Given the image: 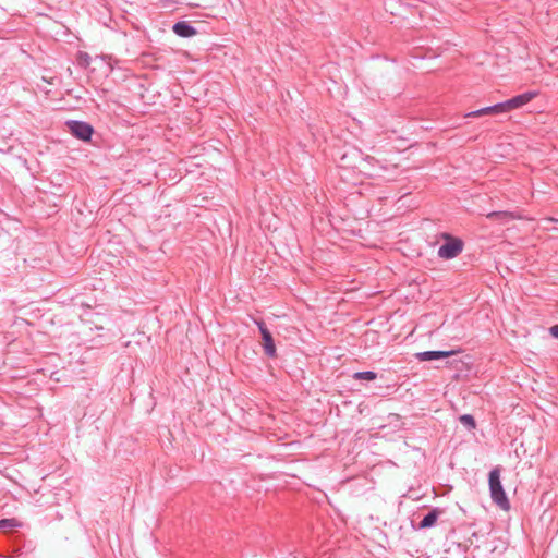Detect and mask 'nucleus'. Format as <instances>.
<instances>
[{"label":"nucleus","instance_id":"1","mask_svg":"<svg viewBox=\"0 0 558 558\" xmlns=\"http://www.w3.org/2000/svg\"><path fill=\"white\" fill-rule=\"evenodd\" d=\"M501 466L493 468L488 474V486L490 498L493 502L504 511H509L511 508L510 501L506 495L500 481Z\"/></svg>","mask_w":558,"mask_h":558},{"label":"nucleus","instance_id":"2","mask_svg":"<svg viewBox=\"0 0 558 558\" xmlns=\"http://www.w3.org/2000/svg\"><path fill=\"white\" fill-rule=\"evenodd\" d=\"M442 239L445 243L438 248V256L444 259H452L457 257L464 247V243L460 238L453 236L449 233H444Z\"/></svg>","mask_w":558,"mask_h":558},{"label":"nucleus","instance_id":"3","mask_svg":"<svg viewBox=\"0 0 558 558\" xmlns=\"http://www.w3.org/2000/svg\"><path fill=\"white\" fill-rule=\"evenodd\" d=\"M64 124L66 126V130L75 138L83 142L92 141V136L95 133V129L90 123L78 120H68Z\"/></svg>","mask_w":558,"mask_h":558},{"label":"nucleus","instance_id":"4","mask_svg":"<svg viewBox=\"0 0 558 558\" xmlns=\"http://www.w3.org/2000/svg\"><path fill=\"white\" fill-rule=\"evenodd\" d=\"M263 340L264 352L268 357H276L277 350L271 332L263 320L256 322Z\"/></svg>","mask_w":558,"mask_h":558},{"label":"nucleus","instance_id":"5","mask_svg":"<svg viewBox=\"0 0 558 558\" xmlns=\"http://www.w3.org/2000/svg\"><path fill=\"white\" fill-rule=\"evenodd\" d=\"M457 351L450 350V351H424L418 352L415 354L416 360L420 362L424 361H434V360H440V359H447L453 354H456Z\"/></svg>","mask_w":558,"mask_h":558},{"label":"nucleus","instance_id":"6","mask_svg":"<svg viewBox=\"0 0 558 558\" xmlns=\"http://www.w3.org/2000/svg\"><path fill=\"white\" fill-rule=\"evenodd\" d=\"M172 31L175 35L183 38H189L197 34V31L186 21L174 23Z\"/></svg>","mask_w":558,"mask_h":558},{"label":"nucleus","instance_id":"7","mask_svg":"<svg viewBox=\"0 0 558 558\" xmlns=\"http://www.w3.org/2000/svg\"><path fill=\"white\" fill-rule=\"evenodd\" d=\"M444 513V510L440 508H434L428 513H426L421 522L418 523L420 530H426L434 526L440 514Z\"/></svg>","mask_w":558,"mask_h":558},{"label":"nucleus","instance_id":"8","mask_svg":"<svg viewBox=\"0 0 558 558\" xmlns=\"http://www.w3.org/2000/svg\"><path fill=\"white\" fill-rule=\"evenodd\" d=\"M538 95H539V92H537V90H527L523 94H520V95H517V96L510 98V100L513 104V108L518 109V108L525 106L530 101H532Z\"/></svg>","mask_w":558,"mask_h":558},{"label":"nucleus","instance_id":"9","mask_svg":"<svg viewBox=\"0 0 558 558\" xmlns=\"http://www.w3.org/2000/svg\"><path fill=\"white\" fill-rule=\"evenodd\" d=\"M352 378L355 380H375L377 378V373L373 371H363V372H355L352 375Z\"/></svg>","mask_w":558,"mask_h":558},{"label":"nucleus","instance_id":"10","mask_svg":"<svg viewBox=\"0 0 558 558\" xmlns=\"http://www.w3.org/2000/svg\"><path fill=\"white\" fill-rule=\"evenodd\" d=\"M20 526H22V523L14 518L0 520V531L11 530Z\"/></svg>","mask_w":558,"mask_h":558},{"label":"nucleus","instance_id":"11","mask_svg":"<svg viewBox=\"0 0 558 558\" xmlns=\"http://www.w3.org/2000/svg\"><path fill=\"white\" fill-rule=\"evenodd\" d=\"M486 114H495L493 106L484 107L478 110H474L471 112H468L464 117L465 118H477Z\"/></svg>","mask_w":558,"mask_h":558},{"label":"nucleus","instance_id":"12","mask_svg":"<svg viewBox=\"0 0 558 558\" xmlns=\"http://www.w3.org/2000/svg\"><path fill=\"white\" fill-rule=\"evenodd\" d=\"M459 421L462 425H464L468 430H473L476 428V422L473 415L471 414H463L459 417Z\"/></svg>","mask_w":558,"mask_h":558},{"label":"nucleus","instance_id":"13","mask_svg":"<svg viewBox=\"0 0 558 558\" xmlns=\"http://www.w3.org/2000/svg\"><path fill=\"white\" fill-rule=\"evenodd\" d=\"M90 56L85 52V51H78L77 56H76V62H77V65L83 68V69H86L89 66L90 64Z\"/></svg>","mask_w":558,"mask_h":558},{"label":"nucleus","instance_id":"14","mask_svg":"<svg viewBox=\"0 0 558 558\" xmlns=\"http://www.w3.org/2000/svg\"><path fill=\"white\" fill-rule=\"evenodd\" d=\"M487 218L495 219V220H497V219H507V220H509V219H514V215H513V213L506 211V210H504V211H492V213H489L487 215Z\"/></svg>","mask_w":558,"mask_h":558},{"label":"nucleus","instance_id":"15","mask_svg":"<svg viewBox=\"0 0 558 558\" xmlns=\"http://www.w3.org/2000/svg\"><path fill=\"white\" fill-rule=\"evenodd\" d=\"M493 108H494V113L495 114L506 113L505 110H504L502 102H498V104L493 105Z\"/></svg>","mask_w":558,"mask_h":558},{"label":"nucleus","instance_id":"16","mask_svg":"<svg viewBox=\"0 0 558 558\" xmlns=\"http://www.w3.org/2000/svg\"><path fill=\"white\" fill-rule=\"evenodd\" d=\"M502 105H504V110L505 112H509V111H512L514 110L513 108V104L511 102L510 99L506 100V101H502Z\"/></svg>","mask_w":558,"mask_h":558},{"label":"nucleus","instance_id":"17","mask_svg":"<svg viewBox=\"0 0 558 558\" xmlns=\"http://www.w3.org/2000/svg\"><path fill=\"white\" fill-rule=\"evenodd\" d=\"M549 333L551 337L558 339V324H556L549 328Z\"/></svg>","mask_w":558,"mask_h":558}]
</instances>
